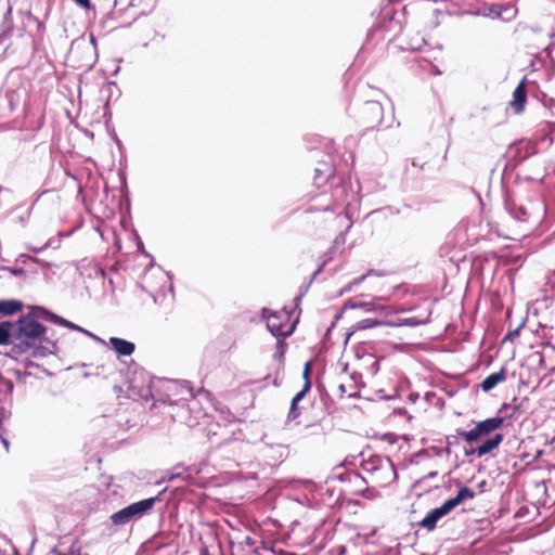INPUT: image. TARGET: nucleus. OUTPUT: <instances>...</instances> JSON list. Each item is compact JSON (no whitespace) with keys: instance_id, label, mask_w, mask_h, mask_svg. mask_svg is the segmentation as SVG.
Wrapping results in <instances>:
<instances>
[{"instance_id":"f257e3e1","label":"nucleus","mask_w":555,"mask_h":555,"mask_svg":"<svg viewBox=\"0 0 555 555\" xmlns=\"http://www.w3.org/2000/svg\"><path fill=\"white\" fill-rule=\"evenodd\" d=\"M40 306L29 307L27 314L21 315L13 324V347L11 352L15 356L24 354L36 348L35 356H47L55 353L56 344L44 337L47 327L39 320H42L37 309Z\"/></svg>"},{"instance_id":"f03ea898","label":"nucleus","mask_w":555,"mask_h":555,"mask_svg":"<svg viewBox=\"0 0 555 555\" xmlns=\"http://www.w3.org/2000/svg\"><path fill=\"white\" fill-rule=\"evenodd\" d=\"M159 495L160 493L157 496L134 502L118 512L113 513L109 517L112 524L117 527H122L142 518L153 509L155 503L159 501Z\"/></svg>"},{"instance_id":"7ed1b4c3","label":"nucleus","mask_w":555,"mask_h":555,"mask_svg":"<svg viewBox=\"0 0 555 555\" xmlns=\"http://www.w3.org/2000/svg\"><path fill=\"white\" fill-rule=\"evenodd\" d=\"M504 207L508 215L516 221L531 224H538L540 221L542 205L539 203L524 205L516 203L512 198H506Z\"/></svg>"},{"instance_id":"20e7f679","label":"nucleus","mask_w":555,"mask_h":555,"mask_svg":"<svg viewBox=\"0 0 555 555\" xmlns=\"http://www.w3.org/2000/svg\"><path fill=\"white\" fill-rule=\"evenodd\" d=\"M503 423L504 418L501 416L490 417L478 422L470 430L457 429L456 434L472 444L501 428Z\"/></svg>"},{"instance_id":"39448f33","label":"nucleus","mask_w":555,"mask_h":555,"mask_svg":"<svg viewBox=\"0 0 555 555\" xmlns=\"http://www.w3.org/2000/svg\"><path fill=\"white\" fill-rule=\"evenodd\" d=\"M261 315L267 321L268 331L276 338H285L293 334L295 324L284 330V322L288 321L286 313L270 312L268 308H262Z\"/></svg>"},{"instance_id":"423d86ee","label":"nucleus","mask_w":555,"mask_h":555,"mask_svg":"<svg viewBox=\"0 0 555 555\" xmlns=\"http://www.w3.org/2000/svg\"><path fill=\"white\" fill-rule=\"evenodd\" d=\"M140 378L142 379L141 384L137 383V377L129 380V397H138L139 399L143 400L144 402H147L150 399L153 398L152 389H151V380L149 376H145L144 371H140L139 373Z\"/></svg>"},{"instance_id":"0eeeda50","label":"nucleus","mask_w":555,"mask_h":555,"mask_svg":"<svg viewBox=\"0 0 555 555\" xmlns=\"http://www.w3.org/2000/svg\"><path fill=\"white\" fill-rule=\"evenodd\" d=\"M377 465H379V470L373 475L372 480L378 487H386L397 479V470L390 459L378 460Z\"/></svg>"},{"instance_id":"6e6552de","label":"nucleus","mask_w":555,"mask_h":555,"mask_svg":"<svg viewBox=\"0 0 555 555\" xmlns=\"http://www.w3.org/2000/svg\"><path fill=\"white\" fill-rule=\"evenodd\" d=\"M37 311L39 312V315L41 317V319L43 321H48V322H51V323H54L56 325H61V326H64V327H67L69 330H74V331H78V332H81V333H85L86 335H89L91 337H95L92 333H90L89 331L82 328L81 326L53 313L52 311L46 309V308H40V309H37Z\"/></svg>"},{"instance_id":"1a4fd4ad","label":"nucleus","mask_w":555,"mask_h":555,"mask_svg":"<svg viewBox=\"0 0 555 555\" xmlns=\"http://www.w3.org/2000/svg\"><path fill=\"white\" fill-rule=\"evenodd\" d=\"M365 121L369 127H375L383 120V106L377 101H367L362 107Z\"/></svg>"},{"instance_id":"9d476101","label":"nucleus","mask_w":555,"mask_h":555,"mask_svg":"<svg viewBox=\"0 0 555 555\" xmlns=\"http://www.w3.org/2000/svg\"><path fill=\"white\" fill-rule=\"evenodd\" d=\"M527 101V90L524 80L515 88L513 92V101L511 102L512 108L516 114L522 113Z\"/></svg>"},{"instance_id":"9b49d317","label":"nucleus","mask_w":555,"mask_h":555,"mask_svg":"<svg viewBox=\"0 0 555 555\" xmlns=\"http://www.w3.org/2000/svg\"><path fill=\"white\" fill-rule=\"evenodd\" d=\"M444 516L447 515L443 509L440 506L436 507L427 513V515L420 521V526L427 531H433L436 529L438 521Z\"/></svg>"},{"instance_id":"f8f14e48","label":"nucleus","mask_w":555,"mask_h":555,"mask_svg":"<svg viewBox=\"0 0 555 555\" xmlns=\"http://www.w3.org/2000/svg\"><path fill=\"white\" fill-rule=\"evenodd\" d=\"M109 345L118 356H130L135 350V345L132 341L119 337H111Z\"/></svg>"},{"instance_id":"ddd939ff","label":"nucleus","mask_w":555,"mask_h":555,"mask_svg":"<svg viewBox=\"0 0 555 555\" xmlns=\"http://www.w3.org/2000/svg\"><path fill=\"white\" fill-rule=\"evenodd\" d=\"M506 379V370L502 367L499 372L492 373L488 375L480 384L481 389L485 392L491 391L495 388L500 383Z\"/></svg>"},{"instance_id":"4468645a","label":"nucleus","mask_w":555,"mask_h":555,"mask_svg":"<svg viewBox=\"0 0 555 555\" xmlns=\"http://www.w3.org/2000/svg\"><path fill=\"white\" fill-rule=\"evenodd\" d=\"M504 436L503 434L496 433L491 438L487 439L482 444H480L477 449V455L479 457L492 452L494 449H496L501 442L503 441Z\"/></svg>"},{"instance_id":"2eb2a0df","label":"nucleus","mask_w":555,"mask_h":555,"mask_svg":"<svg viewBox=\"0 0 555 555\" xmlns=\"http://www.w3.org/2000/svg\"><path fill=\"white\" fill-rule=\"evenodd\" d=\"M309 392V386H304L302 389L295 395V397L292 399L291 408L287 414V421H294L299 416V410L298 405L299 402L306 397V395Z\"/></svg>"},{"instance_id":"dca6fc26","label":"nucleus","mask_w":555,"mask_h":555,"mask_svg":"<svg viewBox=\"0 0 555 555\" xmlns=\"http://www.w3.org/2000/svg\"><path fill=\"white\" fill-rule=\"evenodd\" d=\"M332 176H333L332 168L327 164L323 163L319 167L315 168V175L313 178V182L318 188H321L330 180V178Z\"/></svg>"},{"instance_id":"f3484780","label":"nucleus","mask_w":555,"mask_h":555,"mask_svg":"<svg viewBox=\"0 0 555 555\" xmlns=\"http://www.w3.org/2000/svg\"><path fill=\"white\" fill-rule=\"evenodd\" d=\"M23 308V302L17 299H3L0 300V314L12 315Z\"/></svg>"},{"instance_id":"a211bd4d","label":"nucleus","mask_w":555,"mask_h":555,"mask_svg":"<svg viewBox=\"0 0 555 555\" xmlns=\"http://www.w3.org/2000/svg\"><path fill=\"white\" fill-rule=\"evenodd\" d=\"M10 345L13 347V324L12 321L0 322V346Z\"/></svg>"},{"instance_id":"6ab92c4d","label":"nucleus","mask_w":555,"mask_h":555,"mask_svg":"<svg viewBox=\"0 0 555 555\" xmlns=\"http://www.w3.org/2000/svg\"><path fill=\"white\" fill-rule=\"evenodd\" d=\"M389 457L387 456H382V455H374V456H371L370 459L363 461L362 463V469L366 473V474H370L371 477H373V475H375V473L377 470H379V465H377L378 463V460H388Z\"/></svg>"},{"instance_id":"aec40b11","label":"nucleus","mask_w":555,"mask_h":555,"mask_svg":"<svg viewBox=\"0 0 555 555\" xmlns=\"http://www.w3.org/2000/svg\"><path fill=\"white\" fill-rule=\"evenodd\" d=\"M387 323H388V321H382V320H377V319H363L354 325V328L356 330H369V328H374V327H378L382 325H387Z\"/></svg>"},{"instance_id":"412c9836","label":"nucleus","mask_w":555,"mask_h":555,"mask_svg":"<svg viewBox=\"0 0 555 555\" xmlns=\"http://www.w3.org/2000/svg\"><path fill=\"white\" fill-rule=\"evenodd\" d=\"M343 309H363L370 312L373 310V305L367 301L349 299L344 304Z\"/></svg>"},{"instance_id":"4be33fe9","label":"nucleus","mask_w":555,"mask_h":555,"mask_svg":"<svg viewBox=\"0 0 555 555\" xmlns=\"http://www.w3.org/2000/svg\"><path fill=\"white\" fill-rule=\"evenodd\" d=\"M423 323L424 322L422 320L417 319L416 317H412V318L400 319L397 322H388L387 325L414 327V326H418Z\"/></svg>"},{"instance_id":"5701e85b","label":"nucleus","mask_w":555,"mask_h":555,"mask_svg":"<svg viewBox=\"0 0 555 555\" xmlns=\"http://www.w3.org/2000/svg\"><path fill=\"white\" fill-rule=\"evenodd\" d=\"M286 349L287 344L284 341V338H278L273 358L282 363L284 360Z\"/></svg>"},{"instance_id":"b1692460","label":"nucleus","mask_w":555,"mask_h":555,"mask_svg":"<svg viewBox=\"0 0 555 555\" xmlns=\"http://www.w3.org/2000/svg\"><path fill=\"white\" fill-rule=\"evenodd\" d=\"M199 469L195 466H190V467H186L185 468V472L184 473H180V472H177V473H173L171 476H170V480H175L177 478H182L184 480H188V479H191L193 475H197L199 474Z\"/></svg>"},{"instance_id":"393cba45","label":"nucleus","mask_w":555,"mask_h":555,"mask_svg":"<svg viewBox=\"0 0 555 555\" xmlns=\"http://www.w3.org/2000/svg\"><path fill=\"white\" fill-rule=\"evenodd\" d=\"M455 496L461 503H464L466 500H472L475 498V491L466 486H462L460 487Z\"/></svg>"},{"instance_id":"a878e982","label":"nucleus","mask_w":555,"mask_h":555,"mask_svg":"<svg viewBox=\"0 0 555 555\" xmlns=\"http://www.w3.org/2000/svg\"><path fill=\"white\" fill-rule=\"evenodd\" d=\"M14 390V384L12 380L0 376V393L4 396H11Z\"/></svg>"},{"instance_id":"bb28decb","label":"nucleus","mask_w":555,"mask_h":555,"mask_svg":"<svg viewBox=\"0 0 555 555\" xmlns=\"http://www.w3.org/2000/svg\"><path fill=\"white\" fill-rule=\"evenodd\" d=\"M462 503L457 500L456 496L448 499L446 502H443L440 507L443 509L446 515L450 514L455 507L461 505Z\"/></svg>"},{"instance_id":"cd10ccee","label":"nucleus","mask_w":555,"mask_h":555,"mask_svg":"<svg viewBox=\"0 0 555 555\" xmlns=\"http://www.w3.org/2000/svg\"><path fill=\"white\" fill-rule=\"evenodd\" d=\"M25 16L27 25H29L30 23L34 24L37 28V31H41L44 28L43 24L38 20V17L33 15L31 12L27 11Z\"/></svg>"},{"instance_id":"c85d7f7f","label":"nucleus","mask_w":555,"mask_h":555,"mask_svg":"<svg viewBox=\"0 0 555 555\" xmlns=\"http://www.w3.org/2000/svg\"><path fill=\"white\" fill-rule=\"evenodd\" d=\"M310 375H311V363L310 362H307L305 364V367H304V372H302V377L305 379V384L304 386H309V390L311 389V378H310Z\"/></svg>"},{"instance_id":"c756f323","label":"nucleus","mask_w":555,"mask_h":555,"mask_svg":"<svg viewBox=\"0 0 555 555\" xmlns=\"http://www.w3.org/2000/svg\"><path fill=\"white\" fill-rule=\"evenodd\" d=\"M2 431H3L2 421L0 420V444L3 448V451L5 453H8L9 452V448H10V442H9V440L5 437H3Z\"/></svg>"},{"instance_id":"7c9ffc66","label":"nucleus","mask_w":555,"mask_h":555,"mask_svg":"<svg viewBox=\"0 0 555 555\" xmlns=\"http://www.w3.org/2000/svg\"><path fill=\"white\" fill-rule=\"evenodd\" d=\"M366 275H362L360 278L354 279L351 283H349L341 293L350 292L352 291L353 286L359 285L361 282L364 281Z\"/></svg>"},{"instance_id":"2f4dec72","label":"nucleus","mask_w":555,"mask_h":555,"mask_svg":"<svg viewBox=\"0 0 555 555\" xmlns=\"http://www.w3.org/2000/svg\"><path fill=\"white\" fill-rule=\"evenodd\" d=\"M3 270H8L14 276H22L25 274V270L23 268H3Z\"/></svg>"},{"instance_id":"473e14b6","label":"nucleus","mask_w":555,"mask_h":555,"mask_svg":"<svg viewBox=\"0 0 555 555\" xmlns=\"http://www.w3.org/2000/svg\"><path fill=\"white\" fill-rule=\"evenodd\" d=\"M544 98V101H543V105L546 107V108H552L555 106V100L553 98H547L545 94L543 95Z\"/></svg>"},{"instance_id":"72a5a7b5","label":"nucleus","mask_w":555,"mask_h":555,"mask_svg":"<svg viewBox=\"0 0 555 555\" xmlns=\"http://www.w3.org/2000/svg\"><path fill=\"white\" fill-rule=\"evenodd\" d=\"M51 555H80L79 553H76V552H63L59 548H54L51 553Z\"/></svg>"},{"instance_id":"f704fd0d","label":"nucleus","mask_w":555,"mask_h":555,"mask_svg":"<svg viewBox=\"0 0 555 555\" xmlns=\"http://www.w3.org/2000/svg\"><path fill=\"white\" fill-rule=\"evenodd\" d=\"M26 259L33 260L35 262H38V260L36 258H33V257H30L28 255H25V254L20 255V257L17 258V261H22L24 263L26 261Z\"/></svg>"},{"instance_id":"c9c22d12","label":"nucleus","mask_w":555,"mask_h":555,"mask_svg":"<svg viewBox=\"0 0 555 555\" xmlns=\"http://www.w3.org/2000/svg\"><path fill=\"white\" fill-rule=\"evenodd\" d=\"M308 287H309V284L305 287L304 291L300 292V294L298 296H296V298H295L296 305H298L300 302V300L304 297V295H305L306 291L308 289Z\"/></svg>"},{"instance_id":"e433bc0d","label":"nucleus","mask_w":555,"mask_h":555,"mask_svg":"<svg viewBox=\"0 0 555 555\" xmlns=\"http://www.w3.org/2000/svg\"><path fill=\"white\" fill-rule=\"evenodd\" d=\"M276 554L278 555H297L296 553L287 552V551H284V550L279 551Z\"/></svg>"},{"instance_id":"4c0bfd02","label":"nucleus","mask_w":555,"mask_h":555,"mask_svg":"<svg viewBox=\"0 0 555 555\" xmlns=\"http://www.w3.org/2000/svg\"><path fill=\"white\" fill-rule=\"evenodd\" d=\"M48 246H49V243H46V244H44L42 247H40V248H35V247H33V248H30V249H31L33 251H35V253H39V251H41L42 249L47 248Z\"/></svg>"},{"instance_id":"58836bf2","label":"nucleus","mask_w":555,"mask_h":555,"mask_svg":"<svg viewBox=\"0 0 555 555\" xmlns=\"http://www.w3.org/2000/svg\"><path fill=\"white\" fill-rule=\"evenodd\" d=\"M90 43L93 46L94 49L96 48V42L93 35L90 36Z\"/></svg>"},{"instance_id":"ea45409f","label":"nucleus","mask_w":555,"mask_h":555,"mask_svg":"<svg viewBox=\"0 0 555 555\" xmlns=\"http://www.w3.org/2000/svg\"><path fill=\"white\" fill-rule=\"evenodd\" d=\"M491 13H494L495 17H501V12L491 10Z\"/></svg>"},{"instance_id":"a19ab883","label":"nucleus","mask_w":555,"mask_h":555,"mask_svg":"<svg viewBox=\"0 0 555 555\" xmlns=\"http://www.w3.org/2000/svg\"><path fill=\"white\" fill-rule=\"evenodd\" d=\"M80 44H81V43H80V42H78L77 40L72 42V47H73V48H74L75 46L80 47Z\"/></svg>"},{"instance_id":"79ce46f5","label":"nucleus","mask_w":555,"mask_h":555,"mask_svg":"<svg viewBox=\"0 0 555 555\" xmlns=\"http://www.w3.org/2000/svg\"><path fill=\"white\" fill-rule=\"evenodd\" d=\"M465 453H466V455H472V454L477 453V452H476V450L473 449L470 451H466Z\"/></svg>"},{"instance_id":"37998d69","label":"nucleus","mask_w":555,"mask_h":555,"mask_svg":"<svg viewBox=\"0 0 555 555\" xmlns=\"http://www.w3.org/2000/svg\"><path fill=\"white\" fill-rule=\"evenodd\" d=\"M339 390H340V392H341V393H344V392L346 391V390H345V386H344V385H340V386H339Z\"/></svg>"},{"instance_id":"c03bdc74","label":"nucleus","mask_w":555,"mask_h":555,"mask_svg":"<svg viewBox=\"0 0 555 555\" xmlns=\"http://www.w3.org/2000/svg\"><path fill=\"white\" fill-rule=\"evenodd\" d=\"M273 384H274V386H276V387L280 385V384H279V382H278V378H275V379H274Z\"/></svg>"},{"instance_id":"a18cd8bd","label":"nucleus","mask_w":555,"mask_h":555,"mask_svg":"<svg viewBox=\"0 0 555 555\" xmlns=\"http://www.w3.org/2000/svg\"><path fill=\"white\" fill-rule=\"evenodd\" d=\"M82 43H83V46H85V48H86L87 50H90V47H89L88 44H86V42H85V41H83Z\"/></svg>"}]
</instances>
